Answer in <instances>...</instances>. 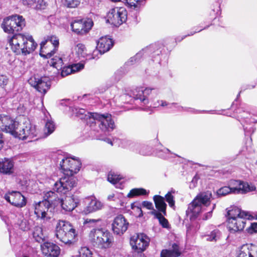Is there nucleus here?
Masks as SVG:
<instances>
[{
    "mask_svg": "<svg viewBox=\"0 0 257 257\" xmlns=\"http://www.w3.org/2000/svg\"><path fill=\"white\" fill-rule=\"evenodd\" d=\"M64 162L62 170L65 176L55 182L53 188L55 191L61 194L66 193L76 185V179L72 176L78 173L81 167L80 160L74 157H68Z\"/></svg>",
    "mask_w": 257,
    "mask_h": 257,
    "instance_id": "2",
    "label": "nucleus"
},
{
    "mask_svg": "<svg viewBox=\"0 0 257 257\" xmlns=\"http://www.w3.org/2000/svg\"><path fill=\"white\" fill-rule=\"evenodd\" d=\"M76 257H92L91 251L87 247L81 248L79 252V255Z\"/></svg>",
    "mask_w": 257,
    "mask_h": 257,
    "instance_id": "46",
    "label": "nucleus"
},
{
    "mask_svg": "<svg viewBox=\"0 0 257 257\" xmlns=\"http://www.w3.org/2000/svg\"><path fill=\"white\" fill-rule=\"evenodd\" d=\"M37 46L32 36L27 35L24 47H23L22 54L27 55L33 52Z\"/></svg>",
    "mask_w": 257,
    "mask_h": 257,
    "instance_id": "27",
    "label": "nucleus"
},
{
    "mask_svg": "<svg viewBox=\"0 0 257 257\" xmlns=\"http://www.w3.org/2000/svg\"><path fill=\"white\" fill-rule=\"evenodd\" d=\"M19 125V122L10 115L0 114V129L2 131L10 133L14 136H17Z\"/></svg>",
    "mask_w": 257,
    "mask_h": 257,
    "instance_id": "9",
    "label": "nucleus"
},
{
    "mask_svg": "<svg viewBox=\"0 0 257 257\" xmlns=\"http://www.w3.org/2000/svg\"><path fill=\"white\" fill-rule=\"evenodd\" d=\"M26 38L27 35L22 34H15L10 38L9 43L11 49L16 54H22L23 47H24Z\"/></svg>",
    "mask_w": 257,
    "mask_h": 257,
    "instance_id": "16",
    "label": "nucleus"
},
{
    "mask_svg": "<svg viewBox=\"0 0 257 257\" xmlns=\"http://www.w3.org/2000/svg\"><path fill=\"white\" fill-rule=\"evenodd\" d=\"M92 25L93 22L91 21L76 19L71 23V27L72 31L76 34L84 35L91 29Z\"/></svg>",
    "mask_w": 257,
    "mask_h": 257,
    "instance_id": "18",
    "label": "nucleus"
},
{
    "mask_svg": "<svg viewBox=\"0 0 257 257\" xmlns=\"http://www.w3.org/2000/svg\"><path fill=\"white\" fill-rule=\"evenodd\" d=\"M4 141L3 139V135L0 132V150L2 149L4 146Z\"/></svg>",
    "mask_w": 257,
    "mask_h": 257,
    "instance_id": "64",
    "label": "nucleus"
},
{
    "mask_svg": "<svg viewBox=\"0 0 257 257\" xmlns=\"http://www.w3.org/2000/svg\"><path fill=\"white\" fill-rule=\"evenodd\" d=\"M172 107L173 106L175 108H177L178 111H185V107L178 105L176 103H171Z\"/></svg>",
    "mask_w": 257,
    "mask_h": 257,
    "instance_id": "62",
    "label": "nucleus"
},
{
    "mask_svg": "<svg viewBox=\"0 0 257 257\" xmlns=\"http://www.w3.org/2000/svg\"><path fill=\"white\" fill-rule=\"evenodd\" d=\"M150 238L144 233H139L131 237L130 244L134 249L138 252L144 251L148 246Z\"/></svg>",
    "mask_w": 257,
    "mask_h": 257,
    "instance_id": "10",
    "label": "nucleus"
},
{
    "mask_svg": "<svg viewBox=\"0 0 257 257\" xmlns=\"http://www.w3.org/2000/svg\"><path fill=\"white\" fill-rule=\"evenodd\" d=\"M206 28H204V29H201L200 30H198L197 29H196V31L194 32H191L190 33L188 34V35H185L183 37H181V38H180L179 37L178 38H177L176 40V41H179V42H180L181 41H182L183 39H184V38H185L187 36H192L195 33H197V32H200L201 31H202L203 29H205Z\"/></svg>",
    "mask_w": 257,
    "mask_h": 257,
    "instance_id": "58",
    "label": "nucleus"
},
{
    "mask_svg": "<svg viewBox=\"0 0 257 257\" xmlns=\"http://www.w3.org/2000/svg\"><path fill=\"white\" fill-rule=\"evenodd\" d=\"M56 196L57 195L54 192L52 191H48L45 194L43 200L50 201V203L52 205L53 200H55L56 198H58Z\"/></svg>",
    "mask_w": 257,
    "mask_h": 257,
    "instance_id": "43",
    "label": "nucleus"
},
{
    "mask_svg": "<svg viewBox=\"0 0 257 257\" xmlns=\"http://www.w3.org/2000/svg\"><path fill=\"white\" fill-rule=\"evenodd\" d=\"M15 173V162L12 158H4L0 160V173L12 175Z\"/></svg>",
    "mask_w": 257,
    "mask_h": 257,
    "instance_id": "22",
    "label": "nucleus"
},
{
    "mask_svg": "<svg viewBox=\"0 0 257 257\" xmlns=\"http://www.w3.org/2000/svg\"><path fill=\"white\" fill-rule=\"evenodd\" d=\"M129 223L123 215L120 214L116 216L112 223V229L117 235L123 234L127 229Z\"/></svg>",
    "mask_w": 257,
    "mask_h": 257,
    "instance_id": "19",
    "label": "nucleus"
},
{
    "mask_svg": "<svg viewBox=\"0 0 257 257\" xmlns=\"http://www.w3.org/2000/svg\"><path fill=\"white\" fill-rule=\"evenodd\" d=\"M89 116H92V119L95 121V123H97L99 127L103 132H110L115 127L114 122L110 114H101L98 113H89Z\"/></svg>",
    "mask_w": 257,
    "mask_h": 257,
    "instance_id": "7",
    "label": "nucleus"
},
{
    "mask_svg": "<svg viewBox=\"0 0 257 257\" xmlns=\"http://www.w3.org/2000/svg\"><path fill=\"white\" fill-rule=\"evenodd\" d=\"M181 254L179 246L176 243L172 245L170 249H163L160 257H178Z\"/></svg>",
    "mask_w": 257,
    "mask_h": 257,
    "instance_id": "29",
    "label": "nucleus"
},
{
    "mask_svg": "<svg viewBox=\"0 0 257 257\" xmlns=\"http://www.w3.org/2000/svg\"><path fill=\"white\" fill-rule=\"evenodd\" d=\"M62 210L65 212H71L77 206V202L72 196H65L61 199L58 198Z\"/></svg>",
    "mask_w": 257,
    "mask_h": 257,
    "instance_id": "24",
    "label": "nucleus"
},
{
    "mask_svg": "<svg viewBox=\"0 0 257 257\" xmlns=\"http://www.w3.org/2000/svg\"><path fill=\"white\" fill-rule=\"evenodd\" d=\"M36 0H23V3L29 7L34 8Z\"/></svg>",
    "mask_w": 257,
    "mask_h": 257,
    "instance_id": "57",
    "label": "nucleus"
},
{
    "mask_svg": "<svg viewBox=\"0 0 257 257\" xmlns=\"http://www.w3.org/2000/svg\"><path fill=\"white\" fill-rule=\"evenodd\" d=\"M122 145L124 148H127L143 156H149L152 153L150 147L141 145L131 140H124L122 141Z\"/></svg>",
    "mask_w": 257,
    "mask_h": 257,
    "instance_id": "14",
    "label": "nucleus"
},
{
    "mask_svg": "<svg viewBox=\"0 0 257 257\" xmlns=\"http://www.w3.org/2000/svg\"><path fill=\"white\" fill-rule=\"evenodd\" d=\"M77 234L75 229L68 222L59 220L57 223L55 236L62 242L70 244L76 240Z\"/></svg>",
    "mask_w": 257,
    "mask_h": 257,
    "instance_id": "3",
    "label": "nucleus"
},
{
    "mask_svg": "<svg viewBox=\"0 0 257 257\" xmlns=\"http://www.w3.org/2000/svg\"><path fill=\"white\" fill-rule=\"evenodd\" d=\"M212 197V193L210 191L201 192L188 205L186 212L190 222L186 225L187 236L193 235L199 229L200 225L195 220L200 213L207 211L202 217L203 220H207L211 217L212 212L216 206L215 204H211Z\"/></svg>",
    "mask_w": 257,
    "mask_h": 257,
    "instance_id": "1",
    "label": "nucleus"
},
{
    "mask_svg": "<svg viewBox=\"0 0 257 257\" xmlns=\"http://www.w3.org/2000/svg\"><path fill=\"white\" fill-rule=\"evenodd\" d=\"M121 179L122 178L120 175L112 172H110L107 176V180L111 183L114 184L115 187L117 188H122V184L119 183Z\"/></svg>",
    "mask_w": 257,
    "mask_h": 257,
    "instance_id": "32",
    "label": "nucleus"
},
{
    "mask_svg": "<svg viewBox=\"0 0 257 257\" xmlns=\"http://www.w3.org/2000/svg\"><path fill=\"white\" fill-rule=\"evenodd\" d=\"M143 0H122V2L128 8L132 9L139 8Z\"/></svg>",
    "mask_w": 257,
    "mask_h": 257,
    "instance_id": "37",
    "label": "nucleus"
},
{
    "mask_svg": "<svg viewBox=\"0 0 257 257\" xmlns=\"http://www.w3.org/2000/svg\"><path fill=\"white\" fill-rule=\"evenodd\" d=\"M246 221V218L242 217H237L236 219H227V227L230 233L239 232L243 229Z\"/></svg>",
    "mask_w": 257,
    "mask_h": 257,
    "instance_id": "20",
    "label": "nucleus"
},
{
    "mask_svg": "<svg viewBox=\"0 0 257 257\" xmlns=\"http://www.w3.org/2000/svg\"><path fill=\"white\" fill-rule=\"evenodd\" d=\"M25 26V19L22 16L17 15L5 18L2 24L4 31L10 34L20 31Z\"/></svg>",
    "mask_w": 257,
    "mask_h": 257,
    "instance_id": "5",
    "label": "nucleus"
},
{
    "mask_svg": "<svg viewBox=\"0 0 257 257\" xmlns=\"http://www.w3.org/2000/svg\"><path fill=\"white\" fill-rule=\"evenodd\" d=\"M142 55V52H140L139 53H137L134 57L131 58L130 61L128 62V63H131L133 64V62L135 61H136L138 59H140Z\"/></svg>",
    "mask_w": 257,
    "mask_h": 257,
    "instance_id": "60",
    "label": "nucleus"
},
{
    "mask_svg": "<svg viewBox=\"0 0 257 257\" xmlns=\"http://www.w3.org/2000/svg\"><path fill=\"white\" fill-rule=\"evenodd\" d=\"M165 199L170 207H173L175 206L174 196L171 194V192L167 193L165 195Z\"/></svg>",
    "mask_w": 257,
    "mask_h": 257,
    "instance_id": "47",
    "label": "nucleus"
},
{
    "mask_svg": "<svg viewBox=\"0 0 257 257\" xmlns=\"http://www.w3.org/2000/svg\"><path fill=\"white\" fill-rule=\"evenodd\" d=\"M142 206L148 209H153V203L150 201H144L142 202Z\"/></svg>",
    "mask_w": 257,
    "mask_h": 257,
    "instance_id": "59",
    "label": "nucleus"
},
{
    "mask_svg": "<svg viewBox=\"0 0 257 257\" xmlns=\"http://www.w3.org/2000/svg\"><path fill=\"white\" fill-rule=\"evenodd\" d=\"M9 82V79L6 75H0V86L4 87L7 85Z\"/></svg>",
    "mask_w": 257,
    "mask_h": 257,
    "instance_id": "54",
    "label": "nucleus"
},
{
    "mask_svg": "<svg viewBox=\"0 0 257 257\" xmlns=\"http://www.w3.org/2000/svg\"><path fill=\"white\" fill-rule=\"evenodd\" d=\"M247 231L250 234L257 232V222L251 223L250 226L247 228Z\"/></svg>",
    "mask_w": 257,
    "mask_h": 257,
    "instance_id": "53",
    "label": "nucleus"
},
{
    "mask_svg": "<svg viewBox=\"0 0 257 257\" xmlns=\"http://www.w3.org/2000/svg\"><path fill=\"white\" fill-rule=\"evenodd\" d=\"M48 63L51 66H52L58 70H62L64 67L62 59L60 57L55 56L49 61Z\"/></svg>",
    "mask_w": 257,
    "mask_h": 257,
    "instance_id": "36",
    "label": "nucleus"
},
{
    "mask_svg": "<svg viewBox=\"0 0 257 257\" xmlns=\"http://www.w3.org/2000/svg\"><path fill=\"white\" fill-rule=\"evenodd\" d=\"M53 157L54 159L56 162L60 161L59 165L61 169H62V164H65L64 162H65L66 158H68V157H65L62 152H58L54 155Z\"/></svg>",
    "mask_w": 257,
    "mask_h": 257,
    "instance_id": "41",
    "label": "nucleus"
},
{
    "mask_svg": "<svg viewBox=\"0 0 257 257\" xmlns=\"http://www.w3.org/2000/svg\"><path fill=\"white\" fill-rule=\"evenodd\" d=\"M155 107H158L159 106L165 107L169 106L168 108H172L171 104L169 103L165 100H158L157 102H155L154 104Z\"/></svg>",
    "mask_w": 257,
    "mask_h": 257,
    "instance_id": "52",
    "label": "nucleus"
},
{
    "mask_svg": "<svg viewBox=\"0 0 257 257\" xmlns=\"http://www.w3.org/2000/svg\"><path fill=\"white\" fill-rule=\"evenodd\" d=\"M80 2V0H65V5L68 8H75L79 5Z\"/></svg>",
    "mask_w": 257,
    "mask_h": 257,
    "instance_id": "50",
    "label": "nucleus"
},
{
    "mask_svg": "<svg viewBox=\"0 0 257 257\" xmlns=\"http://www.w3.org/2000/svg\"><path fill=\"white\" fill-rule=\"evenodd\" d=\"M37 136V131L35 125L29 122H26L20 131H18L17 136L14 137L23 140H28V142H31L32 140Z\"/></svg>",
    "mask_w": 257,
    "mask_h": 257,
    "instance_id": "11",
    "label": "nucleus"
},
{
    "mask_svg": "<svg viewBox=\"0 0 257 257\" xmlns=\"http://www.w3.org/2000/svg\"><path fill=\"white\" fill-rule=\"evenodd\" d=\"M33 236L35 240L38 242H42L44 241L45 236L41 226H37L34 227Z\"/></svg>",
    "mask_w": 257,
    "mask_h": 257,
    "instance_id": "35",
    "label": "nucleus"
},
{
    "mask_svg": "<svg viewBox=\"0 0 257 257\" xmlns=\"http://www.w3.org/2000/svg\"><path fill=\"white\" fill-rule=\"evenodd\" d=\"M4 198L11 204L18 208L23 207L27 203L26 198L19 191H9L5 195Z\"/></svg>",
    "mask_w": 257,
    "mask_h": 257,
    "instance_id": "15",
    "label": "nucleus"
},
{
    "mask_svg": "<svg viewBox=\"0 0 257 257\" xmlns=\"http://www.w3.org/2000/svg\"><path fill=\"white\" fill-rule=\"evenodd\" d=\"M115 197L113 199L114 201L121 203L123 198H124L123 193H115Z\"/></svg>",
    "mask_w": 257,
    "mask_h": 257,
    "instance_id": "55",
    "label": "nucleus"
},
{
    "mask_svg": "<svg viewBox=\"0 0 257 257\" xmlns=\"http://www.w3.org/2000/svg\"><path fill=\"white\" fill-rule=\"evenodd\" d=\"M247 216L245 212L242 211L241 209L236 206L231 207L227 210L226 217L227 219H236L237 217L246 218Z\"/></svg>",
    "mask_w": 257,
    "mask_h": 257,
    "instance_id": "28",
    "label": "nucleus"
},
{
    "mask_svg": "<svg viewBox=\"0 0 257 257\" xmlns=\"http://www.w3.org/2000/svg\"><path fill=\"white\" fill-rule=\"evenodd\" d=\"M158 219L159 221L160 224L162 225L163 228H169V223L167 219H166L163 214H162Z\"/></svg>",
    "mask_w": 257,
    "mask_h": 257,
    "instance_id": "49",
    "label": "nucleus"
},
{
    "mask_svg": "<svg viewBox=\"0 0 257 257\" xmlns=\"http://www.w3.org/2000/svg\"><path fill=\"white\" fill-rule=\"evenodd\" d=\"M89 237L94 246L99 248H108L111 246L113 237L109 232L102 229H93L89 233Z\"/></svg>",
    "mask_w": 257,
    "mask_h": 257,
    "instance_id": "4",
    "label": "nucleus"
},
{
    "mask_svg": "<svg viewBox=\"0 0 257 257\" xmlns=\"http://www.w3.org/2000/svg\"><path fill=\"white\" fill-rule=\"evenodd\" d=\"M107 21L115 27H118L127 20V11L122 7L111 9L108 13Z\"/></svg>",
    "mask_w": 257,
    "mask_h": 257,
    "instance_id": "8",
    "label": "nucleus"
},
{
    "mask_svg": "<svg viewBox=\"0 0 257 257\" xmlns=\"http://www.w3.org/2000/svg\"><path fill=\"white\" fill-rule=\"evenodd\" d=\"M152 211L151 212V214L154 215L156 218H158L163 213L162 212H157L154 208L152 209Z\"/></svg>",
    "mask_w": 257,
    "mask_h": 257,
    "instance_id": "63",
    "label": "nucleus"
},
{
    "mask_svg": "<svg viewBox=\"0 0 257 257\" xmlns=\"http://www.w3.org/2000/svg\"><path fill=\"white\" fill-rule=\"evenodd\" d=\"M84 67V65L82 64H76L72 66L71 67H64L62 69L61 71V75L63 77L66 76L68 74H70L72 71H79Z\"/></svg>",
    "mask_w": 257,
    "mask_h": 257,
    "instance_id": "34",
    "label": "nucleus"
},
{
    "mask_svg": "<svg viewBox=\"0 0 257 257\" xmlns=\"http://www.w3.org/2000/svg\"><path fill=\"white\" fill-rule=\"evenodd\" d=\"M29 83L38 91L43 94L47 92L51 86V82L49 77L46 76L41 77L34 76L29 79Z\"/></svg>",
    "mask_w": 257,
    "mask_h": 257,
    "instance_id": "12",
    "label": "nucleus"
},
{
    "mask_svg": "<svg viewBox=\"0 0 257 257\" xmlns=\"http://www.w3.org/2000/svg\"><path fill=\"white\" fill-rule=\"evenodd\" d=\"M185 111L190 112L194 113H202V112L214 113V111H215L214 110H209V111L199 110L195 109L194 108H190V107H185Z\"/></svg>",
    "mask_w": 257,
    "mask_h": 257,
    "instance_id": "51",
    "label": "nucleus"
},
{
    "mask_svg": "<svg viewBox=\"0 0 257 257\" xmlns=\"http://www.w3.org/2000/svg\"><path fill=\"white\" fill-rule=\"evenodd\" d=\"M34 213L38 218H41L44 220L50 219L51 217L48 216V212H51L52 206L50 201L43 200L35 204Z\"/></svg>",
    "mask_w": 257,
    "mask_h": 257,
    "instance_id": "13",
    "label": "nucleus"
},
{
    "mask_svg": "<svg viewBox=\"0 0 257 257\" xmlns=\"http://www.w3.org/2000/svg\"><path fill=\"white\" fill-rule=\"evenodd\" d=\"M152 89L143 87H137L133 91V97L136 100H140L144 104L149 103L147 96L150 95Z\"/></svg>",
    "mask_w": 257,
    "mask_h": 257,
    "instance_id": "23",
    "label": "nucleus"
},
{
    "mask_svg": "<svg viewBox=\"0 0 257 257\" xmlns=\"http://www.w3.org/2000/svg\"><path fill=\"white\" fill-rule=\"evenodd\" d=\"M236 257H257V246L252 244H245L240 246Z\"/></svg>",
    "mask_w": 257,
    "mask_h": 257,
    "instance_id": "21",
    "label": "nucleus"
},
{
    "mask_svg": "<svg viewBox=\"0 0 257 257\" xmlns=\"http://www.w3.org/2000/svg\"><path fill=\"white\" fill-rule=\"evenodd\" d=\"M157 153L159 157L164 159L169 158L170 155L172 154L171 151L167 148H164L163 150H158Z\"/></svg>",
    "mask_w": 257,
    "mask_h": 257,
    "instance_id": "45",
    "label": "nucleus"
},
{
    "mask_svg": "<svg viewBox=\"0 0 257 257\" xmlns=\"http://www.w3.org/2000/svg\"><path fill=\"white\" fill-rule=\"evenodd\" d=\"M229 193H232L230 186H224L218 189L217 191V194L219 196H225Z\"/></svg>",
    "mask_w": 257,
    "mask_h": 257,
    "instance_id": "44",
    "label": "nucleus"
},
{
    "mask_svg": "<svg viewBox=\"0 0 257 257\" xmlns=\"http://www.w3.org/2000/svg\"><path fill=\"white\" fill-rule=\"evenodd\" d=\"M229 184L232 193L234 194H244L255 189L254 185H249L240 180H230Z\"/></svg>",
    "mask_w": 257,
    "mask_h": 257,
    "instance_id": "17",
    "label": "nucleus"
},
{
    "mask_svg": "<svg viewBox=\"0 0 257 257\" xmlns=\"http://www.w3.org/2000/svg\"><path fill=\"white\" fill-rule=\"evenodd\" d=\"M59 39L55 36H50L47 40L40 44V55L44 58H50L56 51L59 46Z\"/></svg>",
    "mask_w": 257,
    "mask_h": 257,
    "instance_id": "6",
    "label": "nucleus"
},
{
    "mask_svg": "<svg viewBox=\"0 0 257 257\" xmlns=\"http://www.w3.org/2000/svg\"><path fill=\"white\" fill-rule=\"evenodd\" d=\"M113 45L112 39L105 36L101 37L97 41L96 47L99 53L102 54L109 51Z\"/></svg>",
    "mask_w": 257,
    "mask_h": 257,
    "instance_id": "26",
    "label": "nucleus"
},
{
    "mask_svg": "<svg viewBox=\"0 0 257 257\" xmlns=\"http://www.w3.org/2000/svg\"><path fill=\"white\" fill-rule=\"evenodd\" d=\"M46 6L47 3L44 0H36L34 9L36 10H44L46 8Z\"/></svg>",
    "mask_w": 257,
    "mask_h": 257,
    "instance_id": "48",
    "label": "nucleus"
},
{
    "mask_svg": "<svg viewBox=\"0 0 257 257\" xmlns=\"http://www.w3.org/2000/svg\"><path fill=\"white\" fill-rule=\"evenodd\" d=\"M153 200L155 204L156 208L164 215H166L167 204L165 202V199L163 197L160 195H155L153 197Z\"/></svg>",
    "mask_w": 257,
    "mask_h": 257,
    "instance_id": "31",
    "label": "nucleus"
},
{
    "mask_svg": "<svg viewBox=\"0 0 257 257\" xmlns=\"http://www.w3.org/2000/svg\"><path fill=\"white\" fill-rule=\"evenodd\" d=\"M71 109L73 114L80 119H92V116L90 117L89 116V113H91L87 112L84 109L74 107L72 108Z\"/></svg>",
    "mask_w": 257,
    "mask_h": 257,
    "instance_id": "33",
    "label": "nucleus"
},
{
    "mask_svg": "<svg viewBox=\"0 0 257 257\" xmlns=\"http://www.w3.org/2000/svg\"><path fill=\"white\" fill-rule=\"evenodd\" d=\"M149 194L146 190L143 188H135L132 189L130 193L127 194L128 197H133L140 195H145Z\"/></svg>",
    "mask_w": 257,
    "mask_h": 257,
    "instance_id": "39",
    "label": "nucleus"
},
{
    "mask_svg": "<svg viewBox=\"0 0 257 257\" xmlns=\"http://www.w3.org/2000/svg\"><path fill=\"white\" fill-rule=\"evenodd\" d=\"M242 123V122H241ZM243 127L244 134L245 136L249 135L250 134H252L254 133L255 131V128L253 127H250L249 128H248L247 126H245V124H242Z\"/></svg>",
    "mask_w": 257,
    "mask_h": 257,
    "instance_id": "56",
    "label": "nucleus"
},
{
    "mask_svg": "<svg viewBox=\"0 0 257 257\" xmlns=\"http://www.w3.org/2000/svg\"><path fill=\"white\" fill-rule=\"evenodd\" d=\"M55 129L54 122L51 119H47L45 123L44 134L46 137L51 134Z\"/></svg>",
    "mask_w": 257,
    "mask_h": 257,
    "instance_id": "38",
    "label": "nucleus"
},
{
    "mask_svg": "<svg viewBox=\"0 0 257 257\" xmlns=\"http://www.w3.org/2000/svg\"><path fill=\"white\" fill-rule=\"evenodd\" d=\"M100 221V219H88L87 218L84 221V224H95L96 222Z\"/></svg>",
    "mask_w": 257,
    "mask_h": 257,
    "instance_id": "61",
    "label": "nucleus"
},
{
    "mask_svg": "<svg viewBox=\"0 0 257 257\" xmlns=\"http://www.w3.org/2000/svg\"><path fill=\"white\" fill-rule=\"evenodd\" d=\"M41 247L43 253L49 257H57L60 252L59 247L51 242H45Z\"/></svg>",
    "mask_w": 257,
    "mask_h": 257,
    "instance_id": "25",
    "label": "nucleus"
},
{
    "mask_svg": "<svg viewBox=\"0 0 257 257\" xmlns=\"http://www.w3.org/2000/svg\"><path fill=\"white\" fill-rule=\"evenodd\" d=\"M22 218L23 219L19 220L17 224L22 230L24 231H28L30 229V224L27 219L24 218L23 217Z\"/></svg>",
    "mask_w": 257,
    "mask_h": 257,
    "instance_id": "42",
    "label": "nucleus"
},
{
    "mask_svg": "<svg viewBox=\"0 0 257 257\" xmlns=\"http://www.w3.org/2000/svg\"><path fill=\"white\" fill-rule=\"evenodd\" d=\"M102 207L103 204L101 202L94 198L91 199L90 201L85 207L84 211L86 213H89L100 210Z\"/></svg>",
    "mask_w": 257,
    "mask_h": 257,
    "instance_id": "30",
    "label": "nucleus"
},
{
    "mask_svg": "<svg viewBox=\"0 0 257 257\" xmlns=\"http://www.w3.org/2000/svg\"><path fill=\"white\" fill-rule=\"evenodd\" d=\"M221 232L218 229H214L208 235L207 240L209 241H216L220 238Z\"/></svg>",
    "mask_w": 257,
    "mask_h": 257,
    "instance_id": "40",
    "label": "nucleus"
}]
</instances>
